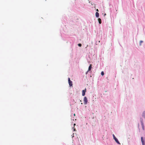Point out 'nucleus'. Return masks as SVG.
<instances>
[{"label":"nucleus","instance_id":"9b49d317","mask_svg":"<svg viewBox=\"0 0 145 145\" xmlns=\"http://www.w3.org/2000/svg\"><path fill=\"white\" fill-rule=\"evenodd\" d=\"M143 41H142V40H140V45H141V44L143 42Z\"/></svg>","mask_w":145,"mask_h":145},{"label":"nucleus","instance_id":"1a4fd4ad","mask_svg":"<svg viewBox=\"0 0 145 145\" xmlns=\"http://www.w3.org/2000/svg\"><path fill=\"white\" fill-rule=\"evenodd\" d=\"M98 20L99 21V24H101V20L100 18H99L98 19Z\"/></svg>","mask_w":145,"mask_h":145},{"label":"nucleus","instance_id":"2eb2a0df","mask_svg":"<svg viewBox=\"0 0 145 145\" xmlns=\"http://www.w3.org/2000/svg\"><path fill=\"white\" fill-rule=\"evenodd\" d=\"M96 10L97 11H98H98H99V10H98V9H96Z\"/></svg>","mask_w":145,"mask_h":145},{"label":"nucleus","instance_id":"9d476101","mask_svg":"<svg viewBox=\"0 0 145 145\" xmlns=\"http://www.w3.org/2000/svg\"><path fill=\"white\" fill-rule=\"evenodd\" d=\"M142 116L145 118V111H144L143 113Z\"/></svg>","mask_w":145,"mask_h":145},{"label":"nucleus","instance_id":"f8f14e48","mask_svg":"<svg viewBox=\"0 0 145 145\" xmlns=\"http://www.w3.org/2000/svg\"><path fill=\"white\" fill-rule=\"evenodd\" d=\"M101 74L102 76H103L104 75V73L103 71H102L101 72Z\"/></svg>","mask_w":145,"mask_h":145},{"label":"nucleus","instance_id":"423d86ee","mask_svg":"<svg viewBox=\"0 0 145 145\" xmlns=\"http://www.w3.org/2000/svg\"><path fill=\"white\" fill-rule=\"evenodd\" d=\"M141 125H142V129L143 130H144V124H143V123L142 120L141 121Z\"/></svg>","mask_w":145,"mask_h":145},{"label":"nucleus","instance_id":"f257e3e1","mask_svg":"<svg viewBox=\"0 0 145 145\" xmlns=\"http://www.w3.org/2000/svg\"><path fill=\"white\" fill-rule=\"evenodd\" d=\"M141 140L142 145H145V138H144L143 137H141Z\"/></svg>","mask_w":145,"mask_h":145},{"label":"nucleus","instance_id":"0eeeda50","mask_svg":"<svg viewBox=\"0 0 145 145\" xmlns=\"http://www.w3.org/2000/svg\"><path fill=\"white\" fill-rule=\"evenodd\" d=\"M91 65L90 64V65L89 66L88 71L87 72H88L89 71H90L91 69Z\"/></svg>","mask_w":145,"mask_h":145},{"label":"nucleus","instance_id":"4468645a","mask_svg":"<svg viewBox=\"0 0 145 145\" xmlns=\"http://www.w3.org/2000/svg\"><path fill=\"white\" fill-rule=\"evenodd\" d=\"M74 131H76V129H75V128H74Z\"/></svg>","mask_w":145,"mask_h":145},{"label":"nucleus","instance_id":"f03ea898","mask_svg":"<svg viewBox=\"0 0 145 145\" xmlns=\"http://www.w3.org/2000/svg\"><path fill=\"white\" fill-rule=\"evenodd\" d=\"M113 136L114 138V139L116 141V142L118 144H120V142L119 141H118V139L116 138V137H115L114 135V134H113Z\"/></svg>","mask_w":145,"mask_h":145},{"label":"nucleus","instance_id":"7ed1b4c3","mask_svg":"<svg viewBox=\"0 0 145 145\" xmlns=\"http://www.w3.org/2000/svg\"><path fill=\"white\" fill-rule=\"evenodd\" d=\"M68 82L70 86H72V82L70 80V78H68Z\"/></svg>","mask_w":145,"mask_h":145},{"label":"nucleus","instance_id":"39448f33","mask_svg":"<svg viewBox=\"0 0 145 145\" xmlns=\"http://www.w3.org/2000/svg\"><path fill=\"white\" fill-rule=\"evenodd\" d=\"M86 88H85V89L84 90H83L82 91V95L83 96H84L85 95V93L86 92Z\"/></svg>","mask_w":145,"mask_h":145},{"label":"nucleus","instance_id":"ddd939ff","mask_svg":"<svg viewBox=\"0 0 145 145\" xmlns=\"http://www.w3.org/2000/svg\"><path fill=\"white\" fill-rule=\"evenodd\" d=\"M78 46L81 47L82 46V44H78Z\"/></svg>","mask_w":145,"mask_h":145},{"label":"nucleus","instance_id":"f3484780","mask_svg":"<svg viewBox=\"0 0 145 145\" xmlns=\"http://www.w3.org/2000/svg\"><path fill=\"white\" fill-rule=\"evenodd\" d=\"M74 116H75V114H74Z\"/></svg>","mask_w":145,"mask_h":145},{"label":"nucleus","instance_id":"6e6552de","mask_svg":"<svg viewBox=\"0 0 145 145\" xmlns=\"http://www.w3.org/2000/svg\"><path fill=\"white\" fill-rule=\"evenodd\" d=\"M95 15L97 17H99V14L98 12H96L95 14Z\"/></svg>","mask_w":145,"mask_h":145},{"label":"nucleus","instance_id":"dca6fc26","mask_svg":"<svg viewBox=\"0 0 145 145\" xmlns=\"http://www.w3.org/2000/svg\"><path fill=\"white\" fill-rule=\"evenodd\" d=\"M75 125H76V124H75V123H74V126H75Z\"/></svg>","mask_w":145,"mask_h":145},{"label":"nucleus","instance_id":"20e7f679","mask_svg":"<svg viewBox=\"0 0 145 145\" xmlns=\"http://www.w3.org/2000/svg\"><path fill=\"white\" fill-rule=\"evenodd\" d=\"M84 104H86L88 102L87 99L86 97H85L84 99Z\"/></svg>","mask_w":145,"mask_h":145}]
</instances>
